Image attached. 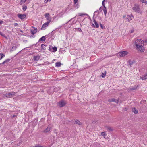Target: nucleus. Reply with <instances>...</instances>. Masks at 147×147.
<instances>
[{
	"instance_id": "1",
	"label": "nucleus",
	"mask_w": 147,
	"mask_h": 147,
	"mask_svg": "<svg viewBox=\"0 0 147 147\" xmlns=\"http://www.w3.org/2000/svg\"><path fill=\"white\" fill-rule=\"evenodd\" d=\"M132 9L134 11L138 13H141L142 12L139 8V6L138 5H135L133 7Z\"/></svg>"
},
{
	"instance_id": "2",
	"label": "nucleus",
	"mask_w": 147,
	"mask_h": 147,
	"mask_svg": "<svg viewBox=\"0 0 147 147\" xmlns=\"http://www.w3.org/2000/svg\"><path fill=\"white\" fill-rule=\"evenodd\" d=\"M144 41L141 39H137L135 42V45L137 47L139 46L143 45Z\"/></svg>"
},
{
	"instance_id": "3",
	"label": "nucleus",
	"mask_w": 147,
	"mask_h": 147,
	"mask_svg": "<svg viewBox=\"0 0 147 147\" xmlns=\"http://www.w3.org/2000/svg\"><path fill=\"white\" fill-rule=\"evenodd\" d=\"M128 53L126 51H122L118 53L117 54V56L118 57L119 56L120 57H122L125 56Z\"/></svg>"
},
{
	"instance_id": "4",
	"label": "nucleus",
	"mask_w": 147,
	"mask_h": 147,
	"mask_svg": "<svg viewBox=\"0 0 147 147\" xmlns=\"http://www.w3.org/2000/svg\"><path fill=\"white\" fill-rule=\"evenodd\" d=\"M15 92H9L7 94H5L4 97H7L8 98H11L13 96L15 95Z\"/></svg>"
},
{
	"instance_id": "5",
	"label": "nucleus",
	"mask_w": 147,
	"mask_h": 147,
	"mask_svg": "<svg viewBox=\"0 0 147 147\" xmlns=\"http://www.w3.org/2000/svg\"><path fill=\"white\" fill-rule=\"evenodd\" d=\"M66 103L65 101L63 100H61L58 102V104L60 107H61L64 106Z\"/></svg>"
},
{
	"instance_id": "6",
	"label": "nucleus",
	"mask_w": 147,
	"mask_h": 147,
	"mask_svg": "<svg viewBox=\"0 0 147 147\" xmlns=\"http://www.w3.org/2000/svg\"><path fill=\"white\" fill-rule=\"evenodd\" d=\"M137 49L140 52H143L144 50V47L143 46V45L139 46L136 47Z\"/></svg>"
},
{
	"instance_id": "7",
	"label": "nucleus",
	"mask_w": 147,
	"mask_h": 147,
	"mask_svg": "<svg viewBox=\"0 0 147 147\" xmlns=\"http://www.w3.org/2000/svg\"><path fill=\"white\" fill-rule=\"evenodd\" d=\"M18 17L20 19L22 20L26 17V14H18Z\"/></svg>"
},
{
	"instance_id": "8",
	"label": "nucleus",
	"mask_w": 147,
	"mask_h": 147,
	"mask_svg": "<svg viewBox=\"0 0 147 147\" xmlns=\"http://www.w3.org/2000/svg\"><path fill=\"white\" fill-rule=\"evenodd\" d=\"M51 128V125H49L47 128L45 130H44L43 132L44 133H47L50 132Z\"/></svg>"
},
{
	"instance_id": "9",
	"label": "nucleus",
	"mask_w": 147,
	"mask_h": 147,
	"mask_svg": "<svg viewBox=\"0 0 147 147\" xmlns=\"http://www.w3.org/2000/svg\"><path fill=\"white\" fill-rule=\"evenodd\" d=\"M49 23L48 22H47L46 23H45L42 25V26L41 28V30H45V29L48 26V25Z\"/></svg>"
},
{
	"instance_id": "10",
	"label": "nucleus",
	"mask_w": 147,
	"mask_h": 147,
	"mask_svg": "<svg viewBox=\"0 0 147 147\" xmlns=\"http://www.w3.org/2000/svg\"><path fill=\"white\" fill-rule=\"evenodd\" d=\"M45 18L48 20L47 22L50 23L51 21V18L49 17V13L45 14Z\"/></svg>"
},
{
	"instance_id": "11",
	"label": "nucleus",
	"mask_w": 147,
	"mask_h": 147,
	"mask_svg": "<svg viewBox=\"0 0 147 147\" xmlns=\"http://www.w3.org/2000/svg\"><path fill=\"white\" fill-rule=\"evenodd\" d=\"M46 46V45L44 44H42L41 46L40 51L42 52H44L45 50V47Z\"/></svg>"
},
{
	"instance_id": "12",
	"label": "nucleus",
	"mask_w": 147,
	"mask_h": 147,
	"mask_svg": "<svg viewBox=\"0 0 147 147\" xmlns=\"http://www.w3.org/2000/svg\"><path fill=\"white\" fill-rule=\"evenodd\" d=\"M108 101L109 102H115L117 103H118L119 102V101L115 99L114 98H112L111 99H109L108 100Z\"/></svg>"
},
{
	"instance_id": "13",
	"label": "nucleus",
	"mask_w": 147,
	"mask_h": 147,
	"mask_svg": "<svg viewBox=\"0 0 147 147\" xmlns=\"http://www.w3.org/2000/svg\"><path fill=\"white\" fill-rule=\"evenodd\" d=\"M132 112L135 114H137L138 113V111L137 110L136 108L135 107H132Z\"/></svg>"
},
{
	"instance_id": "14",
	"label": "nucleus",
	"mask_w": 147,
	"mask_h": 147,
	"mask_svg": "<svg viewBox=\"0 0 147 147\" xmlns=\"http://www.w3.org/2000/svg\"><path fill=\"white\" fill-rule=\"evenodd\" d=\"M40 58V57L39 56H34L33 57V59L34 61H38Z\"/></svg>"
},
{
	"instance_id": "15",
	"label": "nucleus",
	"mask_w": 147,
	"mask_h": 147,
	"mask_svg": "<svg viewBox=\"0 0 147 147\" xmlns=\"http://www.w3.org/2000/svg\"><path fill=\"white\" fill-rule=\"evenodd\" d=\"M127 20L129 22H130V21L132 20L131 17L129 15H128L127 17L126 18Z\"/></svg>"
},
{
	"instance_id": "16",
	"label": "nucleus",
	"mask_w": 147,
	"mask_h": 147,
	"mask_svg": "<svg viewBox=\"0 0 147 147\" xmlns=\"http://www.w3.org/2000/svg\"><path fill=\"white\" fill-rule=\"evenodd\" d=\"M140 79L142 80H144L147 79V74H146L144 75L142 77H140Z\"/></svg>"
},
{
	"instance_id": "17",
	"label": "nucleus",
	"mask_w": 147,
	"mask_h": 147,
	"mask_svg": "<svg viewBox=\"0 0 147 147\" xmlns=\"http://www.w3.org/2000/svg\"><path fill=\"white\" fill-rule=\"evenodd\" d=\"M146 103V100H142L140 102V104H143V105H142V106H141L142 108H143L144 106H145V104Z\"/></svg>"
},
{
	"instance_id": "18",
	"label": "nucleus",
	"mask_w": 147,
	"mask_h": 147,
	"mask_svg": "<svg viewBox=\"0 0 147 147\" xmlns=\"http://www.w3.org/2000/svg\"><path fill=\"white\" fill-rule=\"evenodd\" d=\"M74 120H75L74 123L76 124H78L79 125H81V123L79 120L78 119H74Z\"/></svg>"
},
{
	"instance_id": "19",
	"label": "nucleus",
	"mask_w": 147,
	"mask_h": 147,
	"mask_svg": "<svg viewBox=\"0 0 147 147\" xmlns=\"http://www.w3.org/2000/svg\"><path fill=\"white\" fill-rule=\"evenodd\" d=\"M61 88L59 87H57L54 89V91L55 92H57Z\"/></svg>"
},
{
	"instance_id": "20",
	"label": "nucleus",
	"mask_w": 147,
	"mask_h": 147,
	"mask_svg": "<svg viewBox=\"0 0 147 147\" xmlns=\"http://www.w3.org/2000/svg\"><path fill=\"white\" fill-rule=\"evenodd\" d=\"M93 20L95 24L96 27V28H98L99 27V25L98 24L97 22L94 19H93Z\"/></svg>"
},
{
	"instance_id": "21",
	"label": "nucleus",
	"mask_w": 147,
	"mask_h": 147,
	"mask_svg": "<svg viewBox=\"0 0 147 147\" xmlns=\"http://www.w3.org/2000/svg\"><path fill=\"white\" fill-rule=\"evenodd\" d=\"M103 10L104 13V15L105 16H106L107 13V10L106 7H105V6H104V7H103Z\"/></svg>"
},
{
	"instance_id": "22",
	"label": "nucleus",
	"mask_w": 147,
	"mask_h": 147,
	"mask_svg": "<svg viewBox=\"0 0 147 147\" xmlns=\"http://www.w3.org/2000/svg\"><path fill=\"white\" fill-rule=\"evenodd\" d=\"M45 36H43L39 39V41H45Z\"/></svg>"
},
{
	"instance_id": "23",
	"label": "nucleus",
	"mask_w": 147,
	"mask_h": 147,
	"mask_svg": "<svg viewBox=\"0 0 147 147\" xmlns=\"http://www.w3.org/2000/svg\"><path fill=\"white\" fill-rule=\"evenodd\" d=\"M61 65V63L60 62H56L55 63V65L56 67H59Z\"/></svg>"
},
{
	"instance_id": "24",
	"label": "nucleus",
	"mask_w": 147,
	"mask_h": 147,
	"mask_svg": "<svg viewBox=\"0 0 147 147\" xmlns=\"http://www.w3.org/2000/svg\"><path fill=\"white\" fill-rule=\"evenodd\" d=\"M10 59H7V60H6L5 61H3V63H1V64H4L5 63H8V62H9L10 61Z\"/></svg>"
},
{
	"instance_id": "25",
	"label": "nucleus",
	"mask_w": 147,
	"mask_h": 147,
	"mask_svg": "<svg viewBox=\"0 0 147 147\" xmlns=\"http://www.w3.org/2000/svg\"><path fill=\"white\" fill-rule=\"evenodd\" d=\"M30 31L31 33L33 34H36L37 32V31L36 30H31Z\"/></svg>"
},
{
	"instance_id": "26",
	"label": "nucleus",
	"mask_w": 147,
	"mask_h": 147,
	"mask_svg": "<svg viewBox=\"0 0 147 147\" xmlns=\"http://www.w3.org/2000/svg\"><path fill=\"white\" fill-rule=\"evenodd\" d=\"M27 9V6L24 5H23L22 6V9L23 11H25Z\"/></svg>"
},
{
	"instance_id": "27",
	"label": "nucleus",
	"mask_w": 147,
	"mask_h": 147,
	"mask_svg": "<svg viewBox=\"0 0 147 147\" xmlns=\"http://www.w3.org/2000/svg\"><path fill=\"white\" fill-rule=\"evenodd\" d=\"M17 47L16 46H13L12 47V49H11L10 51H13L16 49Z\"/></svg>"
},
{
	"instance_id": "28",
	"label": "nucleus",
	"mask_w": 147,
	"mask_h": 147,
	"mask_svg": "<svg viewBox=\"0 0 147 147\" xmlns=\"http://www.w3.org/2000/svg\"><path fill=\"white\" fill-rule=\"evenodd\" d=\"M5 56V55L2 53L0 54V60H1L2 58Z\"/></svg>"
},
{
	"instance_id": "29",
	"label": "nucleus",
	"mask_w": 147,
	"mask_h": 147,
	"mask_svg": "<svg viewBox=\"0 0 147 147\" xmlns=\"http://www.w3.org/2000/svg\"><path fill=\"white\" fill-rule=\"evenodd\" d=\"M137 89V87L135 86L131 88L130 89L131 90H135Z\"/></svg>"
},
{
	"instance_id": "30",
	"label": "nucleus",
	"mask_w": 147,
	"mask_h": 147,
	"mask_svg": "<svg viewBox=\"0 0 147 147\" xmlns=\"http://www.w3.org/2000/svg\"><path fill=\"white\" fill-rule=\"evenodd\" d=\"M106 71L105 72V73H102V75L101 76L103 78H104L105 76L106 75Z\"/></svg>"
},
{
	"instance_id": "31",
	"label": "nucleus",
	"mask_w": 147,
	"mask_h": 147,
	"mask_svg": "<svg viewBox=\"0 0 147 147\" xmlns=\"http://www.w3.org/2000/svg\"><path fill=\"white\" fill-rule=\"evenodd\" d=\"M26 1V0H21L20 3L21 4H23Z\"/></svg>"
},
{
	"instance_id": "32",
	"label": "nucleus",
	"mask_w": 147,
	"mask_h": 147,
	"mask_svg": "<svg viewBox=\"0 0 147 147\" xmlns=\"http://www.w3.org/2000/svg\"><path fill=\"white\" fill-rule=\"evenodd\" d=\"M101 135L102 136H105L106 135L105 132H102L101 133Z\"/></svg>"
},
{
	"instance_id": "33",
	"label": "nucleus",
	"mask_w": 147,
	"mask_h": 147,
	"mask_svg": "<svg viewBox=\"0 0 147 147\" xmlns=\"http://www.w3.org/2000/svg\"><path fill=\"white\" fill-rule=\"evenodd\" d=\"M0 35H1L2 36L4 37H5L6 36L5 34L3 33L0 32Z\"/></svg>"
},
{
	"instance_id": "34",
	"label": "nucleus",
	"mask_w": 147,
	"mask_h": 147,
	"mask_svg": "<svg viewBox=\"0 0 147 147\" xmlns=\"http://www.w3.org/2000/svg\"><path fill=\"white\" fill-rule=\"evenodd\" d=\"M53 52H54L57 51V48L56 47H54L53 48Z\"/></svg>"
},
{
	"instance_id": "35",
	"label": "nucleus",
	"mask_w": 147,
	"mask_h": 147,
	"mask_svg": "<svg viewBox=\"0 0 147 147\" xmlns=\"http://www.w3.org/2000/svg\"><path fill=\"white\" fill-rule=\"evenodd\" d=\"M32 147H43V146H40L36 144L35 146H34Z\"/></svg>"
},
{
	"instance_id": "36",
	"label": "nucleus",
	"mask_w": 147,
	"mask_h": 147,
	"mask_svg": "<svg viewBox=\"0 0 147 147\" xmlns=\"http://www.w3.org/2000/svg\"><path fill=\"white\" fill-rule=\"evenodd\" d=\"M108 129L109 130L111 131H113L111 127H109L108 128Z\"/></svg>"
},
{
	"instance_id": "37",
	"label": "nucleus",
	"mask_w": 147,
	"mask_h": 147,
	"mask_svg": "<svg viewBox=\"0 0 147 147\" xmlns=\"http://www.w3.org/2000/svg\"><path fill=\"white\" fill-rule=\"evenodd\" d=\"M140 1L142 3H145L146 2V0H140Z\"/></svg>"
},
{
	"instance_id": "38",
	"label": "nucleus",
	"mask_w": 147,
	"mask_h": 147,
	"mask_svg": "<svg viewBox=\"0 0 147 147\" xmlns=\"http://www.w3.org/2000/svg\"><path fill=\"white\" fill-rule=\"evenodd\" d=\"M100 26L101 27V28L103 29L104 28V27L103 26V25L101 24H100Z\"/></svg>"
},
{
	"instance_id": "39",
	"label": "nucleus",
	"mask_w": 147,
	"mask_h": 147,
	"mask_svg": "<svg viewBox=\"0 0 147 147\" xmlns=\"http://www.w3.org/2000/svg\"><path fill=\"white\" fill-rule=\"evenodd\" d=\"M49 1H50V0H45L44 2L45 3H46L48 2Z\"/></svg>"
},
{
	"instance_id": "40",
	"label": "nucleus",
	"mask_w": 147,
	"mask_h": 147,
	"mask_svg": "<svg viewBox=\"0 0 147 147\" xmlns=\"http://www.w3.org/2000/svg\"><path fill=\"white\" fill-rule=\"evenodd\" d=\"M32 28H34V30H37V28H35V27H34V26H32Z\"/></svg>"
},
{
	"instance_id": "41",
	"label": "nucleus",
	"mask_w": 147,
	"mask_h": 147,
	"mask_svg": "<svg viewBox=\"0 0 147 147\" xmlns=\"http://www.w3.org/2000/svg\"><path fill=\"white\" fill-rule=\"evenodd\" d=\"M104 2L103 1L102 3V5L103 6V7H104V6H105Z\"/></svg>"
},
{
	"instance_id": "42",
	"label": "nucleus",
	"mask_w": 147,
	"mask_h": 147,
	"mask_svg": "<svg viewBox=\"0 0 147 147\" xmlns=\"http://www.w3.org/2000/svg\"><path fill=\"white\" fill-rule=\"evenodd\" d=\"M86 15V14H83L80 13V14H79V16H82V15Z\"/></svg>"
},
{
	"instance_id": "43",
	"label": "nucleus",
	"mask_w": 147,
	"mask_h": 147,
	"mask_svg": "<svg viewBox=\"0 0 147 147\" xmlns=\"http://www.w3.org/2000/svg\"><path fill=\"white\" fill-rule=\"evenodd\" d=\"M78 0H74L75 4H76L78 2Z\"/></svg>"
},
{
	"instance_id": "44",
	"label": "nucleus",
	"mask_w": 147,
	"mask_h": 147,
	"mask_svg": "<svg viewBox=\"0 0 147 147\" xmlns=\"http://www.w3.org/2000/svg\"><path fill=\"white\" fill-rule=\"evenodd\" d=\"M123 110L125 111H126L127 110V108H125L123 109Z\"/></svg>"
},
{
	"instance_id": "45",
	"label": "nucleus",
	"mask_w": 147,
	"mask_h": 147,
	"mask_svg": "<svg viewBox=\"0 0 147 147\" xmlns=\"http://www.w3.org/2000/svg\"><path fill=\"white\" fill-rule=\"evenodd\" d=\"M14 25L15 26H18V24L17 23H15L14 24Z\"/></svg>"
},
{
	"instance_id": "46",
	"label": "nucleus",
	"mask_w": 147,
	"mask_h": 147,
	"mask_svg": "<svg viewBox=\"0 0 147 147\" xmlns=\"http://www.w3.org/2000/svg\"><path fill=\"white\" fill-rule=\"evenodd\" d=\"M129 62L130 65L131 66L132 64V63H131V61H129Z\"/></svg>"
},
{
	"instance_id": "47",
	"label": "nucleus",
	"mask_w": 147,
	"mask_h": 147,
	"mask_svg": "<svg viewBox=\"0 0 147 147\" xmlns=\"http://www.w3.org/2000/svg\"><path fill=\"white\" fill-rule=\"evenodd\" d=\"M16 115H13L12 116L13 117H16Z\"/></svg>"
},
{
	"instance_id": "48",
	"label": "nucleus",
	"mask_w": 147,
	"mask_h": 147,
	"mask_svg": "<svg viewBox=\"0 0 147 147\" xmlns=\"http://www.w3.org/2000/svg\"><path fill=\"white\" fill-rule=\"evenodd\" d=\"M103 1L104 2H107V0H104Z\"/></svg>"
},
{
	"instance_id": "49",
	"label": "nucleus",
	"mask_w": 147,
	"mask_h": 147,
	"mask_svg": "<svg viewBox=\"0 0 147 147\" xmlns=\"http://www.w3.org/2000/svg\"><path fill=\"white\" fill-rule=\"evenodd\" d=\"M92 26H93V27H94V24H92Z\"/></svg>"
},
{
	"instance_id": "50",
	"label": "nucleus",
	"mask_w": 147,
	"mask_h": 147,
	"mask_svg": "<svg viewBox=\"0 0 147 147\" xmlns=\"http://www.w3.org/2000/svg\"><path fill=\"white\" fill-rule=\"evenodd\" d=\"M97 11H95L94 12V15H95V13H96L97 12Z\"/></svg>"
},
{
	"instance_id": "51",
	"label": "nucleus",
	"mask_w": 147,
	"mask_h": 147,
	"mask_svg": "<svg viewBox=\"0 0 147 147\" xmlns=\"http://www.w3.org/2000/svg\"><path fill=\"white\" fill-rule=\"evenodd\" d=\"M33 35H34V34H33L32 35H31V36H30V38H31V37H33Z\"/></svg>"
},
{
	"instance_id": "52",
	"label": "nucleus",
	"mask_w": 147,
	"mask_h": 147,
	"mask_svg": "<svg viewBox=\"0 0 147 147\" xmlns=\"http://www.w3.org/2000/svg\"><path fill=\"white\" fill-rule=\"evenodd\" d=\"M78 30H81V29L80 28H78Z\"/></svg>"
},
{
	"instance_id": "53",
	"label": "nucleus",
	"mask_w": 147,
	"mask_h": 147,
	"mask_svg": "<svg viewBox=\"0 0 147 147\" xmlns=\"http://www.w3.org/2000/svg\"><path fill=\"white\" fill-rule=\"evenodd\" d=\"M131 17L132 18H134V16H133L132 14H131Z\"/></svg>"
},
{
	"instance_id": "54",
	"label": "nucleus",
	"mask_w": 147,
	"mask_h": 147,
	"mask_svg": "<svg viewBox=\"0 0 147 147\" xmlns=\"http://www.w3.org/2000/svg\"><path fill=\"white\" fill-rule=\"evenodd\" d=\"M102 7H100V8H99V10H100L101 9V8Z\"/></svg>"
},
{
	"instance_id": "55",
	"label": "nucleus",
	"mask_w": 147,
	"mask_h": 147,
	"mask_svg": "<svg viewBox=\"0 0 147 147\" xmlns=\"http://www.w3.org/2000/svg\"><path fill=\"white\" fill-rule=\"evenodd\" d=\"M20 32H23V31L22 30H20Z\"/></svg>"
},
{
	"instance_id": "56",
	"label": "nucleus",
	"mask_w": 147,
	"mask_h": 147,
	"mask_svg": "<svg viewBox=\"0 0 147 147\" xmlns=\"http://www.w3.org/2000/svg\"><path fill=\"white\" fill-rule=\"evenodd\" d=\"M146 42L147 43V40L146 41Z\"/></svg>"
},
{
	"instance_id": "57",
	"label": "nucleus",
	"mask_w": 147,
	"mask_h": 147,
	"mask_svg": "<svg viewBox=\"0 0 147 147\" xmlns=\"http://www.w3.org/2000/svg\"><path fill=\"white\" fill-rule=\"evenodd\" d=\"M1 64H0V65H1Z\"/></svg>"
},
{
	"instance_id": "58",
	"label": "nucleus",
	"mask_w": 147,
	"mask_h": 147,
	"mask_svg": "<svg viewBox=\"0 0 147 147\" xmlns=\"http://www.w3.org/2000/svg\"><path fill=\"white\" fill-rule=\"evenodd\" d=\"M147 3V2H146Z\"/></svg>"
}]
</instances>
